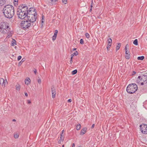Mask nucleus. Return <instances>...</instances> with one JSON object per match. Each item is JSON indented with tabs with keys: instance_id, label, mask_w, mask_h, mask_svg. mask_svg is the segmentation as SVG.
Returning a JSON list of instances; mask_svg holds the SVG:
<instances>
[{
	"instance_id": "6",
	"label": "nucleus",
	"mask_w": 147,
	"mask_h": 147,
	"mask_svg": "<svg viewBox=\"0 0 147 147\" xmlns=\"http://www.w3.org/2000/svg\"><path fill=\"white\" fill-rule=\"evenodd\" d=\"M21 27L24 30L27 29L31 26H32V24L26 19L22 21L21 23Z\"/></svg>"
},
{
	"instance_id": "12",
	"label": "nucleus",
	"mask_w": 147,
	"mask_h": 147,
	"mask_svg": "<svg viewBox=\"0 0 147 147\" xmlns=\"http://www.w3.org/2000/svg\"><path fill=\"white\" fill-rule=\"evenodd\" d=\"M87 130V128H84L81 131V132L80 133V134L83 135L86 132V130Z\"/></svg>"
},
{
	"instance_id": "36",
	"label": "nucleus",
	"mask_w": 147,
	"mask_h": 147,
	"mask_svg": "<svg viewBox=\"0 0 147 147\" xmlns=\"http://www.w3.org/2000/svg\"><path fill=\"white\" fill-rule=\"evenodd\" d=\"M60 138L61 140L63 141L64 139V136H61Z\"/></svg>"
},
{
	"instance_id": "25",
	"label": "nucleus",
	"mask_w": 147,
	"mask_h": 147,
	"mask_svg": "<svg viewBox=\"0 0 147 147\" xmlns=\"http://www.w3.org/2000/svg\"><path fill=\"white\" fill-rule=\"evenodd\" d=\"M77 70L76 69H75V70H74L72 72V74L73 75H74V74H76V73H77Z\"/></svg>"
},
{
	"instance_id": "29",
	"label": "nucleus",
	"mask_w": 147,
	"mask_h": 147,
	"mask_svg": "<svg viewBox=\"0 0 147 147\" xmlns=\"http://www.w3.org/2000/svg\"><path fill=\"white\" fill-rule=\"evenodd\" d=\"M18 135L17 134H16L14 135V137L15 138H18Z\"/></svg>"
},
{
	"instance_id": "5",
	"label": "nucleus",
	"mask_w": 147,
	"mask_h": 147,
	"mask_svg": "<svg viewBox=\"0 0 147 147\" xmlns=\"http://www.w3.org/2000/svg\"><path fill=\"white\" fill-rule=\"evenodd\" d=\"M136 82L142 85L147 83V76L145 75L139 76L136 80Z\"/></svg>"
},
{
	"instance_id": "46",
	"label": "nucleus",
	"mask_w": 147,
	"mask_h": 147,
	"mask_svg": "<svg viewBox=\"0 0 147 147\" xmlns=\"http://www.w3.org/2000/svg\"><path fill=\"white\" fill-rule=\"evenodd\" d=\"M25 95L26 96H28V95L27 93H25Z\"/></svg>"
},
{
	"instance_id": "23",
	"label": "nucleus",
	"mask_w": 147,
	"mask_h": 147,
	"mask_svg": "<svg viewBox=\"0 0 147 147\" xmlns=\"http://www.w3.org/2000/svg\"><path fill=\"white\" fill-rule=\"evenodd\" d=\"M12 45L14 46L15 45H16V41L14 40H13L12 41Z\"/></svg>"
},
{
	"instance_id": "30",
	"label": "nucleus",
	"mask_w": 147,
	"mask_h": 147,
	"mask_svg": "<svg viewBox=\"0 0 147 147\" xmlns=\"http://www.w3.org/2000/svg\"><path fill=\"white\" fill-rule=\"evenodd\" d=\"M58 32V31L57 30H55V33L54 35H55L57 36V33Z\"/></svg>"
},
{
	"instance_id": "43",
	"label": "nucleus",
	"mask_w": 147,
	"mask_h": 147,
	"mask_svg": "<svg viewBox=\"0 0 147 147\" xmlns=\"http://www.w3.org/2000/svg\"><path fill=\"white\" fill-rule=\"evenodd\" d=\"M136 73V72L135 71H133V73H132V75H134Z\"/></svg>"
},
{
	"instance_id": "50",
	"label": "nucleus",
	"mask_w": 147,
	"mask_h": 147,
	"mask_svg": "<svg viewBox=\"0 0 147 147\" xmlns=\"http://www.w3.org/2000/svg\"><path fill=\"white\" fill-rule=\"evenodd\" d=\"M12 121H16V119H13V120H12Z\"/></svg>"
},
{
	"instance_id": "33",
	"label": "nucleus",
	"mask_w": 147,
	"mask_h": 147,
	"mask_svg": "<svg viewBox=\"0 0 147 147\" xmlns=\"http://www.w3.org/2000/svg\"><path fill=\"white\" fill-rule=\"evenodd\" d=\"M62 2L65 4H66L67 2V0H62Z\"/></svg>"
},
{
	"instance_id": "51",
	"label": "nucleus",
	"mask_w": 147,
	"mask_h": 147,
	"mask_svg": "<svg viewBox=\"0 0 147 147\" xmlns=\"http://www.w3.org/2000/svg\"><path fill=\"white\" fill-rule=\"evenodd\" d=\"M62 147H64V145H63V146H62Z\"/></svg>"
},
{
	"instance_id": "24",
	"label": "nucleus",
	"mask_w": 147,
	"mask_h": 147,
	"mask_svg": "<svg viewBox=\"0 0 147 147\" xmlns=\"http://www.w3.org/2000/svg\"><path fill=\"white\" fill-rule=\"evenodd\" d=\"M6 33L8 34V36H7V37H8V38H9L11 36V33L10 32H9V31H8Z\"/></svg>"
},
{
	"instance_id": "48",
	"label": "nucleus",
	"mask_w": 147,
	"mask_h": 147,
	"mask_svg": "<svg viewBox=\"0 0 147 147\" xmlns=\"http://www.w3.org/2000/svg\"><path fill=\"white\" fill-rule=\"evenodd\" d=\"M92 8H90V12H91V11H92Z\"/></svg>"
},
{
	"instance_id": "39",
	"label": "nucleus",
	"mask_w": 147,
	"mask_h": 147,
	"mask_svg": "<svg viewBox=\"0 0 147 147\" xmlns=\"http://www.w3.org/2000/svg\"><path fill=\"white\" fill-rule=\"evenodd\" d=\"M93 4V1H92V3H91V8H92Z\"/></svg>"
},
{
	"instance_id": "40",
	"label": "nucleus",
	"mask_w": 147,
	"mask_h": 147,
	"mask_svg": "<svg viewBox=\"0 0 147 147\" xmlns=\"http://www.w3.org/2000/svg\"><path fill=\"white\" fill-rule=\"evenodd\" d=\"M72 101V100L71 99H69L68 100V102H71Z\"/></svg>"
},
{
	"instance_id": "21",
	"label": "nucleus",
	"mask_w": 147,
	"mask_h": 147,
	"mask_svg": "<svg viewBox=\"0 0 147 147\" xmlns=\"http://www.w3.org/2000/svg\"><path fill=\"white\" fill-rule=\"evenodd\" d=\"M81 128V125L80 124L77 125L76 126V129L77 130H79Z\"/></svg>"
},
{
	"instance_id": "20",
	"label": "nucleus",
	"mask_w": 147,
	"mask_h": 147,
	"mask_svg": "<svg viewBox=\"0 0 147 147\" xmlns=\"http://www.w3.org/2000/svg\"><path fill=\"white\" fill-rule=\"evenodd\" d=\"M144 56H140L138 57V60H142L144 59Z\"/></svg>"
},
{
	"instance_id": "10",
	"label": "nucleus",
	"mask_w": 147,
	"mask_h": 147,
	"mask_svg": "<svg viewBox=\"0 0 147 147\" xmlns=\"http://www.w3.org/2000/svg\"><path fill=\"white\" fill-rule=\"evenodd\" d=\"M51 90L52 93V97L53 98H55L56 94L55 89L54 87H52L51 88Z\"/></svg>"
},
{
	"instance_id": "49",
	"label": "nucleus",
	"mask_w": 147,
	"mask_h": 147,
	"mask_svg": "<svg viewBox=\"0 0 147 147\" xmlns=\"http://www.w3.org/2000/svg\"><path fill=\"white\" fill-rule=\"evenodd\" d=\"M76 48H74L73 49V51H75V50H76Z\"/></svg>"
},
{
	"instance_id": "11",
	"label": "nucleus",
	"mask_w": 147,
	"mask_h": 147,
	"mask_svg": "<svg viewBox=\"0 0 147 147\" xmlns=\"http://www.w3.org/2000/svg\"><path fill=\"white\" fill-rule=\"evenodd\" d=\"M78 53L77 51H76L74 53L72 54L71 55V57L70 58V63L71 64L72 62L73 58L74 55H78Z\"/></svg>"
},
{
	"instance_id": "45",
	"label": "nucleus",
	"mask_w": 147,
	"mask_h": 147,
	"mask_svg": "<svg viewBox=\"0 0 147 147\" xmlns=\"http://www.w3.org/2000/svg\"><path fill=\"white\" fill-rule=\"evenodd\" d=\"M57 0H51V1L53 2H55Z\"/></svg>"
},
{
	"instance_id": "7",
	"label": "nucleus",
	"mask_w": 147,
	"mask_h": 147,
	"mask_svg": "<svg viewBox=\"0 0 147 147\" xmlns=\"http://www.w3.org/2000/svg\"><path fill=\"white\" fill-rule=\"evenodd\" d=\"M0 28L3 29L2 32L3 33L7 32L10 30V28L8 26V24L4 22H1L0 24Z\"/></svg>"
},
{
	"instance_id": "34",
	"label": "nucleus",
	"mask_w": 147,
	"mask_h": 147,
	"mask_svg": "<svg viewBox=\"0 0 147 147\" xmlns=\"http://www.w3.org/2000/svg\"><path fill=\"white\" fill-rule=\"evenodd\" d=\"M111 46V45H108V46L107 47V49L108 50H109V49L110 48V47Z\"/></svg>"
},
{
	"instance_id": "32",
	"label": "nucleus",
	"mask_w": 147,
	"mask_h": 147,
	"mask_svg": "<svg viewBox=\"0 0 147 147\" xmlns=\"http://www.w3.org/2000/svg\"><path fill=\"white\" fill-rule=\"evenodd\" d=\"M64 130H63L62 131V133L61 134V136H64Z\"/></svg>"
},
{
	"instance_id": "18",
	"label": "nucleus",
	"mask_w": 147,
	"mask_h": 147,
	"mask_svg": "<svg viewBox=\"0 0 147 147\" xmlns=\"http://www.w3.org/2000/svg\"><path fill=\"white\" fill-rule=\"evenodd\" d=\"M16 89L17 90L19 91L20 89V86L19 84H17L16 86Z\"/></svg>"
},
{
	"instance_id": "2",
	"label": "nucleus",
	"mask_w": 147,
	"mask_h": 147,
	"mask_svg": "<svg viewBox=\"0 0 147 147\" xmlns=\"http://www.w3.org/2000/svg\"><path fill=\"white\" fill-rule=\"evenodd\" d=\"M32 9L33 10H31V8L28 10V12L26 14V20L32 24V26H34L36 25V23L35 22L37 18V13L34 11V9L32 8Z\"/></svg>"
},
{
	"instance_id": "14",
	"label": "nucleus",
	"mask_w": 147,
	"mask_h": 147,
	"mask_svg": "<svg viewBox=\"0 0 147 147\" xmlns=\"http://www.w3.org/2000/svg\"><path fill=\"white\" fill-rule=\"evenodd\" d=\"M30 80L29 78H28L27 79H26L25 80V84H26L28 85V84L30 82Z\"/></svg>"
},
{
	"instance_id": "37",
	"label": "nucleus",
	"mask_w": 147,
	"mask_h": 147,
	"mask_svg": "<svg viewBox=\"0 0 147 147\" xmlns=\"http://www.w3.org/2000/svg\"><path fill=\"white\" fill-rule=\"evenodd\" d=\"M38 82L39 84H40L41 83V80L40 79H39L38 80Z\"/></svg>"
},
{
	"instance_id": "35",
	"label": "nucleus",
	"mask_w": 147,
	"mask_h": 147,
	"mask_svg": "<svg viewBox=\"0 0 147 147\" xmlns=\"http://www.w3.org/2000/svg\"><path fill=\"white\" fill-rule=\"evenodd\" d=\"M22 57L20 56H19L18 57V60L19 61L21 59Z\"/></svg>"
},
{
	"instance_id": "13",
	"label": "nucleus",
	"mask_w": 147,
	"mask_h": 147,
	"mask_svg": "<svg viewBox=\"0 0 147 147\" xmlns=\"http://www.w3.org/2000/svg\"><path fill=\"white\" fill-rule=\"evenodd\" d=\"M5 2L6 1L5 0H0V6L4 5Z\"/></svg>"
},
{
	"instance_id": "4",
	"label": "nucleus",
	"mask_w": 147,
	"mask_h": 147,
	"mask_svg": "<svg viewBox=\"0 0 147 147\" xmlns=\"http://www.w3.org/2000/svg\"><path fill=\"white\" fill-rule=\"evenodd\" d=\"M138 89L137 85L135 84L132 83L129 84L127 87V92L130 94L135 92Z\"/></svg>"
},
{
	"instance_id": "26",
	"label": "nucleus",
	"mask_w": 147,
	"mask_h": 147,
	"mask_svg": "<svg viewBox=\"0 0 147 147\" xmlns=\"http://www.w3.org/2000/svg\"><path fill=\"white\" fill-rule=\"evenodd\" d=\"M7 83V80H4V82L3 83V85L5 86L6 84Z\"/></svg>"
},
{
	"instance_id": "27",
	"label": "nucleus",
	"mask_w": 147,
	"mask_h": 147,
	"mask_svg": "<svg viewBox=\"0 0 147 147\" xmlns=\"http://www.w3.org/2000/svg\"><path fill=\"white\" fill-rule=\"evenodd\" d=\"M85 36L86 37V38H88L90 37V35L88 33H86L85 34Z\"/></svg>"
},
{
	"instance_id": "42",
	"label": "nucleus",
	"mask_w": 147,
	"mask_h": 147,
	"mask_svg": "<svg viewBox=\"0 0 147 147\" xmlns=\"http://www.w3.org/2000/svg\"><path fill=\"white\" fill-rule=\"evenodd\" d=\"M34 73H35V74H36V69H35L34 70Z\"/></svg>"
},
{
	"instance_id": "19",
	"label": "nucleus",
	"mask_w": 147,
	"mask_h": 147,
	"mask_svg": "<svg viewBox=\"0 0 147 147\" xmlns=\"http://www.w3.org/2000/svg\"><path fill=\"white\" fill-rule=\"evenodd\" d=\"M4 79L3 78H0V84L1 85L3 86V83L4 82Z\"/></svg>"
},
{
	"instance_id": "3",
	"label": "nucleus",
	"mask_w": 147,
	"mask_h": 147,
	"mask_svg": "<svg viewBox=\"0 0 147 147\" xmlns=\"http://www.w3.org/2000/svg\"><path fill=\"white\" fill-rule=\"evenodd\" d=\"M28 8L27 6H24L21 9H18L17 15L18 18L20 19H23L26 16V14L28 12Z\"/></svg>"
},
{
	"instance_id": "31",
	"label": "nucleus",
	"mask_w": 147,
	"mask_h": 147,
	"mask_svg": "<svg viewBox=\"0 0 147 147\" xmlns=\"http://www.w3.org/2000/svg\"><path fill=\"white\" fill-rule=\"evenodd\" d=\"M80 43L82 44H84V41L82 39H81L80 40Z\"/></svg>"
},
{
	"instance_id": "9",
	"label": "nucleus",
	"mask_w": 147,
	"mask_h": 147,
	"mask_svg": "<svg viewBox=\"0 0 147 147\" xmlns=\"http://www.w3.org/2000/svg\"><path fill=\"white\" fill-rule=\"evenodd\" d=\"M129 45L128 44H127L126 45L125 48V58L126 59H128L130 58V55L128 54L129 52L127 50L129 48Z\"/></svg>"
},
{
	"instance_id": "38",
	"label": "nucleus",
	"mask_w": 147,
	"mask_h": 147,
	"mask_svg": "<svg viewBox=\"0 0 147 147\" xmlns=\"http://www.w3.org/2000/svg\"><path fill=\"white\" fill-rule=\"evenodd\" d=\"M18 2V0H14V4H17Z\"/></svg>"
},
{
	"instance_id": "1",
	"label": "nucleus",
	"mask_w": 147,
	"mask_h": 147,
	"mask_svg": "<svg viewBox=\"0 0 147 147\" xmlns=\"http://www.w3.org/2000/svg\"><path fill=\"white\" fill-rule=\"evenodd\" d=\"M3 12L5 17L10 18L13 17L14 14V7L11 5H5L3 9Z\"/></svg>"
},
{
	"instance_id": "41",
	"label": "nucleus",
	"mask_w": 147,
	"mask_h": 147,
	"mask_svg": "<svg viewBox=\"0 0 147 147\" xmlns=\"http://www.w3.org/2000/svg\"><path fill=\"white\" fill-rule=\"evenodd\" d=\"M27 101H28V104H30L31 103V102L30 101V100H28Z\"/></svg>"
},
{
	"instance_id": "28",
	"label": "nucleus",
	"mask_w": 147,
	"mask_h": 147,
	"mask_svg": "<svg viewBox=\"0 0 147 147\" xmlns=\"http://www.w3.org/2000/svg\"><path fill=\"white\" fill-rule=\"evenodd\" d=\"M56 36H55V35H54L53 36V38H52V40H53L54 41L55 40L56 38Z\"/></svg>"
},
{
	"instance_id": "15",
	"label": "nucleus",
	"mask_w": 147,
	"mask_h": 147,
	"mask_svg": "<svg viewBox=\"0 0 147 147\" xmlns=\"http://www.w3.org/2000/svg\"><path fill=\"white\" fill-rule=\"evenodd\" d=\"M25 59L24 58H23L20 61L19 63H18V65L19 66H20L22 64V63L24 61H25Z\"/></svg>"
},
{
	"instance_id": "47",
	"label": "nucleus",
	"mask_w": 147,
	"mask_h": 147,
	"mask_svg": "<svg viewBox=\"0 0 147 147\" xmlns=\"http://www.w3.org/2000/svg\"><path fill=\"white\" fill-rule=\"evenodd\" d=\"M75 147V144L74 143L73 144L72 147Z\"/></svg>"
},
{
	"instance_id": "8",
	"label": "nucleus",
	"mask_w": 147,
	"mask_h": 147,
	"mask_svg": "<svg viewBox=\"0 0 147 147\" xmlns=\"http://www.w3.org/2000/svg\"><path fill=\"white\" fill-rule=\"evenodd\" d=\"M140 128L141 132L144 134L147 133V125H140Z\"/></svg>"
},
{
	"instance_id": "17",
	"label": "nucleus",
	"mask_w": 147,
	"mask_h": 147,
	"mask_svg": "<svg viewBox=\"0 0 147 147\" xmlns=\"http://www.w3.org/2000/svg\"><path fill=\"white\" fill-rule=\"evenodd\" d=\"M121 45V43H118L117 46L116 47V51H117L120 48Z\"/></svg>"
},
{
	"instance_id": "16",
	"label": "nucleus",
	"mask_w": 147,
	"mask_h": 147,
	"mask_svg": "<svg viewBox=\"0 0 147 147\" xmlns=\"http://www.w3.org/2000/svg\"><path fill=\"white\" fill-rule=\"evenodd\" d=\"M107 41L108 42V45H111L112 41L111 39L110 38H109V39H108Z\"/></svg>"
},
{
	"instance_id": "22",
	"label": "nucleus",
	"mask_w": 147,
	"mask_h": 147,
	"mask_svg": "<svg viewBox=\"0 0 147 147\" xmlns=\"http://www.w3.org/2000/svg\"><path fill=\"white\" fill-rule=\"evenodd\" d=\"M134 45H138V40L137 39H135L133 42Z\"/></svg>"
},
{
	"instance_id": "44",
	"label": "nucleus",
	"mask_w": 147,
	"mask_h": 147,
	"mask_svg": "<svg viewBox=\"0 0 147 147\" xmlns=\"http://www.w3.org/2000/svg\"><path fill=\"white\" fill-rule=\"evenodd\" d=\"M94 125H95L94 124H93L92 125V126L91 127V128H93L94 127Z\"/></svg>"
}]
</instances>
